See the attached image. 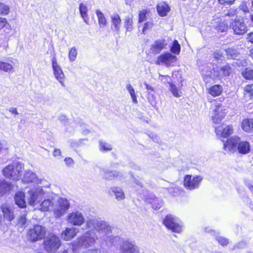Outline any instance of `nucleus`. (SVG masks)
I'll return each instance as SVG.
<instances>
[{
	"mask_svg": "<svg viewBox=\"0 0 253 253\" xmlns=\"http://www.w3.org/2000/svg\"><path fill=\"white\" fill-rule=\"evenodd\" d=\"M83 229L89 230L77 238L73 244V250L77 247L84 248L93 247L99 238L106 241L107 239L109 238L111 242V227L106 221L90 218L86 220V224Z\"/></svg>",
	"mask_w": 253,
	"mask_h": 253,
	"instance_id": "f257e3e1",
	"label": "nucleus"
},
{
	"mask_svg": "<svg viewBox=\"0 0 253 253\" xmlns=\"http://www.w3.org/2000/svg\"><path fill=\"white\" fill-rule=\"evenodd\" d=\"M224 148L225 151L231 152L238 151L239 154L245 155L250 152L251 145L249 142L241 141L239 137L235 136L227 140L224 144Z\"/></svg>",
	"mask_w": 253,
	"mask_h": 253,
	"instance_id": "f03ea898",
	"label": "nucleus"
},
{
	"mask_svg": "<svg viewBox=\"0 0 253 253\" xmlns=\"http://www.w3.org/2000/svg\"><path fill=\"white\" fill-rule=\"evenodd\" d=\"M47 191H45L41 187H35L28 190L26 193V197L28 203L30 205L36 207L43 199L44 196Z\"/></svg>",
	"mask_w": 253,
	"mask_h": 253,
	"instance_id": "7ed1b4c3",
	"label": "nucleus"
},
{
	"mask_svg": "<svg viewBox=\"0 0 253 253\" xmlns=\"http://www.w3.org/2000/svg\"><path fill=\"white\" fill-rule=\"evenodd\" d=\"M23 168V164L17 161L13 162L4 168L2 172L5 177L16 180L21 176Z\"/></svg>",
	"mask_w": 253,
	"mask_h": 253,
	"instance_id": "20e7f679",
	"label": "nucleus"
},
{
	"mask_svg": "<svg viewBox=\"0 0 253 253\" xmlns=\"http://www.w3.org/2000/svg\"><path fill=\"white\" fill-rule=\"evenodd\" d=\"M44 250L48 253H55L61 246L60 238L53 234L48 235L43 242Z\"/></svg>",
	"mask_w": 253,
	"mask_h": 253,
	"instance_id": "39448f33",
	"label": "nucleus"
},
{
	"mask_svg": "<svg viewBox=\"0 0 253 253\" xmlns=\"http://www.w3.org/2000/svg\"><path fill=\"white\" fill-rule=\"evenodd\" d=\"M56 195L47 192L45 196H44L43 199L39 203L36 208L43 211L53 210L54 205L56 201Z\"/></svg>",
	"mask_w": 253,
	"mask_h": 253,
	"instance_id": "423d86ee",
	"label": "nucleus"
},
{
	"mask_svg": "<svg viewBox=\"0 0 253 253\" xmlns=\"http://www.w3.org/2000/svg\"><path fill=\"white\" fill-rule=\"evenodd\" d=\"M211 109L212 110V119L214 123L218 124L224 118L227 111L226 108L216 100L212 102Z\"/></svg>",
	"mask_w": 253,
	"mask_h": 253,
	"instance_id": "0eeeda50",
	"label": "nucleus"
},
{
	"mask_svg": "<svg viewBox=\"0 0 253 253\" xmlns=\"http://www.w3.org/2000/svg\"><path fill=\"white\" fill-rule=\"evenodd\" d=\"M163 223L172 232L180 233L182 230V226L180 220L174 215H167L163 220Z\"/></svg>",
	"mask_w": 253,
	"mask_h": 253,
	"instance_id": "6e6552de",
	"label": "nucleus"
},
{
	"mask_svg": "<svg viewBox=\"0 0 253 253\" xmlns=\"http://www.w3.org/2000/svg\"><path fill=\"white\" fill-rule=\"evenodd\" d=\"M70 206V203L67 199L63 198H58L57 196L53 211L57 217H61L69 209Z\"/></svg>",
	"mask_w": 253,
	"mask_h": 253,
	"instance_id": "1a4fd4ad",
	"label": "nucleus"
},
{
	"mask_svg": "<svg viewBox=\"0 0 253 253\" xmlns=\"http://www.w3.org/2000/svg\"><path fill=\"white\" fill-rule=\"evenodd\" d=\"M67 221L73 226H81L85 222V219L83 213L79 211H75L67 215Z\"/></svg>",
	"mask_w": 253,
	"mask_h": 253,
	"instance_id": "9d476101",
	"label": "nucleus"
},
{
	"mask_svg": "<svg viewBox=\"0 0 253 253\" xmlns=\"http://www.w3.org/2000/svg\"><path fill=\"white\" fill-rule=\"evenodd\" d=\"M46 230L44 227L40 225H35L28 232V237L32 242L42 240L45 236Z\"/></svg>",
	"mask_w": 253,
	"mask_h": 253,
	"instance_id": "9b49d317",
	"label": "nucleus"
},
{
	"mask_svg": "<svg viewBox=\"0 0 253 253\" xmlns=\"http://www.w3.org/2000/svg\"><path fill=\"white\" fill-rule=\"evenodd\" d=\"M202 179V177L199 176H192L191 175H186L184 177V186L189 190L198 188Z\"/></svg>",
	"mask_w": 253,
	"mask_h": 253,
	"instance_id": "f8f14e48",
	"label": "nucleus"
},
{
	"mask_svg": "<svg viewBox=\"0 0 253 253\" xmlns=\"http://www.w3.org/2000/svg\"><path fill=\"white\" fill-rule=\"evenodd\" d=\"M52 66L55 78L62 86H64L65 84L64 81L65 80V75L60 66L57 63L56 58L55 56H54L52 59Z\"/></svg>",
	"mask_w": 253,
	"mask_h": 253,
	"instance_id": "ddd939ff",
	"label": "nucleus"
},
{
	"mask_svg": "<svg viewBox=\"0 0 253 253\" xmlns=\"http://www.w3.org/2000/svg\"><path fill=\"white\" fill-rule=\"evenodd\" d=\"M177 60V57L169 52L162 54L157 57L156 64H164L167 66H170Z\"/></svg>",
	"mask_w": 253,
	"mask_h": 253,
	"instance_id": "4468645a",
	"label": "nucleus"
},
{
	"mask_svg": "<svg viewBox=\"0 0 253 253\" xmlns=\"http://www.w3.org/2000/svg\"><path fill=\"white\" fill-rule=\"evenodd\" d=\"M230 28H231L234 34L237 35H243L246 32L247 27L243 21L235 19L230 24Z\"/></svg>",
	"mask_w": 253,
	"mask_h": 253,
	"instance_id": "2eb2a0df",
	"label": "nucleus"
},
{
	"mask_svg": "<svg viewBox=\"0 0 253 253\" xmlns=\"http://www.w3.org/2000/svg\"><path fill=\"white\" fill-rule=\"evenodd\" d=\"M232 71V67L227 65L220 67L219 70L217 71V74H212V73L210 71L207 72L205 75L206 76L210 77L211 78H214L215 77L221 78L229 76Z\"/></svg>",
	"mask_w": 253,
	"mask_h": 253,
	"instance_id": "dca6fc26",
	"label": "nucleus"
},
{
	"mask_svg": "<svg viewBox=\"0 0 253 253\" xmlns=\"http://www.w3.org/2000/svg\"><path fill=\"white\" fill-rule=\"evenodd\" d=\"M167 43L165 40L160 39L155 41L150 46V51L154 54H157L166 48Z\"/></svg>",
	"mask_w": 253,
	"mask_h": 253,
	"instance_id": "f3484780",
	"label": "nucleus"
},
{
	"mask_svg": "<svg viewBox=\"0 0 253 253\" xmlns=\"http://www.w3.org/2000/svg\"><path fill=\"white\" fill-rule=\"evenodd\" d=\"M112 30L116 32L117 34H120L121 25V19L117 13H114L110 16Z\"/></svg>",
	"mask_w": 253,
	"mask_h": 253,
	"instance_id": "a211bd4d",
	"label": "nucleus"
},
{
	"mask_svg": "<svg viewBox=\"0 0 253 253\" xmlns=\"http://www.w3.org/2000/svg\"><path fill=\"white\" fill-rule=\"evenodd\" d=\"M123 253H139L137 248L132 242L128 241H124L120 246Z\"/></svg>",
	"mask_w": 253,
	"mask_h": 253,
	"instance_id": "6ab92c4d",
	"label": "nucleus"
},
{
	"mask_svg": "<svg viewBox=\"0 0 253 253\" xmlns=\"http://www.w3.org/2000/svg\"><path fill=\"white\" fill-rule=\"evenodd\" d=\"M78 232L75 227L66 228L62 232L61 238L65 241H70L76 236Z\"/></svg>",
	"mask_w": 253,
	"mask_h": 253,
	"instance_id": "aec40b11",
	"label": "nucleus"
},
{
	"mask_svg": "<svg viewBox=\"0 0 253 253\" xmlns=\"http://www.w3.org/2000/svg\"><path fill=\"white\" fill-rule=\"evenodd\" d=\"M215 132L218 135L223 137H227L233 133V128L231 126H223L215 127Z\"/></svg>",
	"mask_w": 253,
	"mask_h": 253,
	"instance_id": "412c9836",
	"label": "nucleus"
},
{
	"mask_svg": "<svg viewBox=\"0 0 253 253\" xmlns=\"http://www.w3.org/2000/svg\"><path fill=\"white\" fill-rule=\"evenodd\" d=\"M3 213V218L8 221H11L15 217L12 209L6 205H3L0 207Z\"/></svg>",
	"mask_w": 253,
	"mask_h": 253,
	"instance_id": "4be33fe9",
	"label": "nucleus"
},
{
	"mask_svg": "<svg viewBox=\"0 0 253 253\" xmlns=\"http://www.w3.org/2000/svg\"><path fill=\"white\" fill-rule=\"evenodd\" d=\"M25 197V194L21 191L16 193L15 195L14 200L15 204L21 208L26 207Z\"/></svg>",
	"mask_w": 253,
	"mask_h": 253,
	"instance_id": "5701e85b",
	"label": "nucleus"
},
{
	"mask_svg": "<svg viewBox=\"0 0 253 253\" xmlns=\"http://www.w3.org/2000/svg\"><path fill=\"white\" fill-rule=\"evenodd\" d=\"M23 181L25 183H38L39 179L36 174L31 171H27L24 174Z\"/></svg>",
	"mask_w": 253,
	"mask_h": 253,
	"instance_id": "b1692460",
	"label": "nucleus"
},
{
	"mask_svg": "<svg viewBox=\"0 0 253 253\" xmlns=\"http://www.w3.org/2000/svg\"><path fill=\"white\" fill-rule=\"evenodd\" d=\"M111 192L114 194L118 201H121L125 199V195L123 190L119 187H113L110 189Z\"/></svg>",
	"mask_w": 253,
	"mask_h": 253,
	"instance_id": "393cba45",
	"label": "nucleus"
},
{
	"mask_svg": "<svg viewBox=\"0 0 253 253\" xmlns=\"http://www.w3.org/2000/svg\"><path fill=\"white\" fill-rule=\"evenodd\" d=\"M157 9L161 16H165L170 10V7L165 2H161L158 4Z\"/></svg>",
	"mask_w": 253,
	"mask_h": 253,
	"instance_id": "a878e982",
	"label": "nucleus"
},
{
	"mask_svg": "<svg viewBox=\"0 0 253 253\" xmlns=\"http://www.w3.org/2000/svg\"><path fill=\"white\" fill-rule=\"evenodd\" d=\"M241 127L246 132L253 131V119H245L243 121Z\"/></svg>",
	"mask_w": 253,
	"mask_h": 253,
	"instance_id": "bb28decb",
	"label": "nucleus"
},
{
	"mask_svg": "<svg viewBox=\"0 0 253 253\" xmlns=\"http://www.w3.org/2000/svg\"><path fill=\"white\" fill-rule=\"evenodd\" d=\"M121 176L120 173L116 170H106L104 171V178L107 180H113L115 178H119L121 179Z\"/></svg>",
	"mask_w": 253,
	"mask_h": 253,
	"instance_id": "cd10ccee",
	"label": "nucleus"
},
{
	"mask_svg": "<svg viewBox=\"0 0 253 253\" xmlns=\"http://www.w3.org/2000/svg\"><path fill=\"white\" fill-rule=\"evenodd\" d=\"M13 189V185L5 181L0 182V196Z\"/></svg>",
	"mask_w": 253,
	"mask_h": 253,
	"instance_id": "c85d7f7f",
	"label": "nucleus"
},
{
	"mask_svg": "<svg viewBox=\"0 0 253 253\" xmlns=\"http://www.w3.org/2000/svg\"><path fill=\"white\" fill-rule=\"evenodd\" d=\"M79 10L80 14L83 18L84 22L88 24L89 18L87 14V6L83 3H80L79 5Z\"/></svg>",
	"mask_w": 253,
	"mask_h": 253,
	"instance_id": "c756f323",
	"label": "nucleus"
},
{
	"mask_svg": "<svg viewBox=\"0 0 253 253\" xmlns=\"http://www.w3.org/2000/svg\"><path fill=\"white\" fill-rule=\"evenodd\" d=\"M96 14L97 17L98 24L100 27L104 28L107 25V19L104 14L99 10H96Z\"/></svg>",
	"mask_w": 253,
	"mask_h": 253,
	"instance_id": "7c9ffc66",
	"label": "nucleus"
},
{
	"mask_svg": "<svg viewBox=\"0 0 253 253\" xmlns=\"http://www.w3.org/2000/svg\"><path fill=\"white\" fill-rule=\"evenodd\" d=\"M222 91V87L218 84L214 85L209 89V93L213 96L219 95Z\"/></svg>",
	"mask_w": 253,
	"mask_h": 253,
	"instance_id": "2f4dec72",
	"label": "nucleus"
},
{
	"mask_svg": "<svg viewBox=\"0 0 253 253\" xmlns=\"http://www.w3.org/2000/svg\"><path fill=\"white\" fill-rule=\"evenodd\" d=\"M226 52L228 58L238 59L240 57V53L235 48H228L226 50Z\"/></svg>",
	"mask_w": 253,
	"mask_h": 253,
	"instance_id": "473e14b6",
	"label": "nucleus"
},
{
	"mask_svg": "<svg viewBox=\"0 0 253 253\" xmlns=\"http://www.w3.org/2000/svg\"><path fill=\"white\" fill-rule=\"evenodd\" d=\"M14 63L0 61V70L5 72L13 71Z\"/></svg>",
	"mask_w": 253,
	"mask_h": 253,
	"instance_id": "72a5a7b5",
	"label": "nucleus"
},
{
	"mask_svg": "<svg viewBox=\"0 0 253 253\" xmlns=\"http://www.w3.org/2000/svg\"><path fill=\"white\" fill-rule=\"evenodd\" d=\"M150 203L151 204L152 208L155 210L160 209L163 205L162 200L157 198H155Z\"/></svg>",
	"mask_w": 253,
	"mask_h": 253,
	"instance_id": "f704fd0d",
	"label": "nucleus"
},
{
	"mask_svg": "<svg viewBox=\"0 0 253 253\" xmlns=\"http://www.w3.org/2000/svg\"><path fill=\"white\" fill-rule=\"evenodd\" d=\"M133 21L132 19L129 17L127 16L125 18V26L126 28V31L130 32L132 31Z\"/></svg>",
	"mask_w": 253,
	"mask_h": 253,
	"instance_id": "c9c22d12",
	"label": "nucleus"
},
{
	"mask_svg": "<svg viewBox=\"0 0 253 253\" xmlns=\"http://www.w3.org/2000/svg\"><path fill=\"white\" fill-rule=\"evenodd\" d=\"M180 45L178 43L177 40H174L173 44L170 48V51L172 53L176 54H178L180 51Z\"/></svg>",
	"mask_w": 253,
	"mask_h": 253,
	"instance_id": "e433bc0d",
	"label": "nucleus"
},
{
	"mask_svg": "<svg viewBox=\"0 0 253 253\" xmlns=\"http://www.w3.org/2000/svg\"><path fill=\"white\" fill-rule=\"evenodd\" d=\"M28 225V221L27 220L25 215H23L21 216L18 220V225L20 226L22 228H26Z\"/></svg>",
	"mask_w": 253,
	"mask_h": 253,
	"instance_id": "4c0bfd02",
	"label": "nucleus"
},
{
	"mask_svg": "<svg viewBox=\"0 0 253 253\" xmlns=\"http://www.w3.org/2000/svg\"><path fill=\"white\" fill-rule=\"evenodd\" d=\"M77 49L76 47H73L71 48L69 52L68 57L71 62L74 61L77 57Z\"/></svg>",
	"mask_w": 253,
	"mask_h": 253,
	"instance_id": "58836bf2",
	"label": "nucleus"
},
{
	"mask_svg": "<svg viewBox=\"0 0 253 253\" xmlns=\"http://www.w3.org/2000/svg\"><path fill=\"white\" fill-rule=\"evenodd\" d=\"M126 88L131 96V97L132 99V101L134 103H136L137 102L136 96L135 95V91L133 87L131 86V84H128L126 85Z\"/></svg>",
	"mask_w": 253,
	"mask_h": 253,
	"instance_id": "ea45409f",
	"label": "nucleus"
},
{
	"mask_svg": "<svg viewBox=\"0 0 253 253\" xmlns=\"http://www.w3.org/2000/svg\"><path fill=\"white\" fill-rule=\"evenodd\" d=\"M237 11L236 9L231 8L228 11V12L225 14V17H229L231 18V20L232 21L234 20L235 19H237Z\"/></svg>",
	"mask_w": 253,
	"mask_h": 253,
	"instance_id": "a19ab883",
	"label": "nucleus"
},
{
	"mask_svg": "<svg viewBox=\"0 0 253 253\" xmlns=\"http://www.w3.org/2000/svg\"><path fill=\"white\" fill-rule=\"evenodd\" d=\"M242 75L246 79L253 80V70L247 68L242 72Z\"/></svg>",
	"mask_w": 253,
	"mask_h": 253,
	"instance_id": "79ce46f5",
	"label": "nucleus"
},
{
	"mask_svg": "<svg viewBox=\"0 0 253 253\" xmlns=\"http://www.w3.org/2000/svg\"><path fill=\"white\" fill-rule=\"evenodd\" d=\"M169 85V89L172 92L173 96L176 97H178L180 96L179 91L176 86L172 83H168Z\"/></svg>",
	"mask_w": 253,
	"mask_h": 253,
	"instance_id": "37998d69",
	"label": "nucleus"
},
{
	"mask_svg": "<svg viewBox=\"0 0 253 253\" xmlns=\"http://www.w3.org/2000/svg\"><path fill=\"white\" fill-rule=\"evenodd\" d=\"M100 150L101 151H110L112 149L111 145L102 141L99 142Z\"/></svg>",
	"mask_w": 253,
	"mask_h": 253,
	"instance_id": "c03bdc74",
	"label": "nucleus"
},
{
	"mask_svg": "<svg viewBox=\"0 0 253 253\" xmlns=\"http://www.w3.org/2000/svg\"><path fill=\"white\" fill-rule=\"evenodd\" d=\"M9 6L0 2V15H6L9 13Z\"/></svg>",
	"mask_w": 253,
	"mask_h": 253,
	"instance_id": "a18cd8bd",
	"label": "nucleus"
},
{
	"mask_svg": "<svg viewBox=\"0 0 253 253\" xmlns=\"http://www.w3.org/2000/svg\"><path fill=\"white\" fill-rule=\"evenodd\" d=\"M148 11L144 9L141 11L139 14V22L141 23L146 20V15Z\"/></svg>",
	"mask_w": 253,
	"mask_h": 253,
	"instance_id": "49530a36",
	"label": "nucleus"
},
{
	"mask_svg": "<svg viewBox=\"0 0 253 253\" xmlns=\"http://www.w3.org/2000/svg\"><path fill=\"white\" fill-rule=\"evenodd\" d=\"M216 240L223 246H226L228 244V240L221 236L216 237Z\"/></svg>",
	"mask_w": 253,
	"mask_h": 253,
	"instance_id": "de8ad7c7",
	"label": "nucleus"
},
{
	"mask_svg": "<svg viewBox=\"0 0 253 253\" xmlns=\"http://www.w3.org/2000/svg\"><path fill=\"white\" fill-rule=\"evenodd\" d=\"M245 91L249 96L253 97V84L247 85L245 87Z\"/></svg>",
	"mask_w": 253,
	"mask_h": 253,
	"instance_id": "09e8293b",
	"label": "nucleus"
},
{
	"mask_svg": "<svg viewBox=\"0 0 253 253\" xmlns=\"http://www.w3.org/2000/svg\"><path fill=\"white\" fill-rule=\"evenodd\" d=\"M153 26V23L151 21H148L145 23L144 25L142 32L143 34H145V31L147 30L151 29Z\"/></svg>",
	"mask_w": 253,
	"mask_h": 253,
	"instance_id": "8fccbe9b",
	"label": "nucleus"
},
{
	"mask_svg": "<svg viewBox=\"0 0 253 253\" xmlns=\"http://www.w3.org/2000/svg\"><path fill=\"white\" fill-rule=\"evenodd\" d=\"M239 8L245 13L249 12V10L247 6V3L246 2H242V3L239 6Z\"/></svg>",
	"mask_w": 253,
	"mask_h": 253,
	"instance_id": "3c124183",
	"label": "nucleus"
},
{
	"mask_svg": "<svg viewBox=\"0 0 253 253\" xmlns=\"http://www.w3.org/2000/svg\"><path fill=\"white\" fill-rule=\"evenodd\" d=\"M213 57L216 60H219L222 59V53L219 51H217L214 52Z\"/></svg>",
	"mask_w": 253,
	"mask_h": 253,
	"instance_id": "603ef678",
	"label": "nucleus"
},
{
	"mask_svg": "<svg viewBox=\"0 0 253 253\" xmlns=\"http://www.w3.org/2000/svg\"><path fill=\"white\" fill-rule=\"evenodd\" d=\"M235 0H218V2L221 4H232Z\"/></svg>",
	"mask_w": 253,
	"mask_h": 253,
	"instance_id": "864d4df0",
	"label": "nucleus"
},
{
	"mask_svg": "<svg viewBox=\"0 0 253 253\" xmlns=\"http://www.w3.org/2000/svg\"><path fill=\"white\" fill-rule=\"evenodd\" d=\"M7 24L6 18L0 17V30L3 28Z\"/></svg>",
	"mask_w": 253,
	"mask_h": 253,
	"instance_id": "5fc2aeb1",
	"label": "nucleus"
},
{
	"mask_svg": "<svg viewBox=\"0 0 253 253\" xmlns=\"http://www.w3.org/2000/svg\"><path fill=\"white\" fill-rule=\"evenodd\" d=\"M228 29V26L226 25L220 24L218 27V31H220L221 32H224L226 31Z\"/></svg>",
	"mask_w": 253,
	"mask_h": 253,
	"instance_id": "6e6d98bb",
	"label": "nucleus"
},
{
	"mask_svg": "<svg viewBox=\"0 0 253 253\" xmlns=\"http://www.w3.org/2000/svg\"><path fill=\"white\" fill-rule=\"evenodd\" d=\"M59 120L63 124H66L68 122V118L65 115H61L59 117Z\"/></svg>",
	"mask_w": 253,
	"mask_h": 253,
	"instance_id": "4d7b16f0",
	"label": "nucleus"
},
{
	"mask_svg": "<svg viewBox=\"0 0 253 253\" xmlns=\"http://www.w3.org/2000/svg\"><path fill=\"white\" fill-rule=\"evenodd\" d=\"M64 161L66 164V165L68 166H70L71 165L73 164L74 161L73 159L71 158L68 157L66 158L64 160Z\"/></svg>",
	"mask_w": 253,
	"mask_h": 253,
	"instance_id": "13d9d810",
	"label": "nucleus"
},
{
	"mask_svg": "<svg viewBox=\"0 0 253 253\" xmlns=\"http://www.w3.org/2000/svg\"><path fill=\"white\" fill-rule=\"evenodd\" d=\"M133 182L140 188L143 187V184L139 179L133 178Z\"/></svg>",
	"mask_w": 253,
	"mask_h": 253,
	"instance_id": "bf43d9fd",
	"label": "nucleus"
},
{
	"mask_svg": "<svg viewBox=\"0 0 253 253\" xmlns=\"http://www.w3.org/2000/svg\"><path fill=\"white\" fill-rule=\"evenodd\" d=\"M205 232L209 233H211L212 235H215V234H216V231H214V230H213L212 229H210L208 227L205 228Z\"/></svg>",
	"mask_w": 253,
	"mask_h": 253,
	"instance_id": "052dcab7",
	"label": "nucleus"
},
{
	"mask_svg": "<svg viewBox=\"0 0 253 253\" xmlns=\"http://www.w3.org/2000/svg\"><path fill=\"white\" fill-rule=\"evenodd\" d=\"M61 152L60 149H55L54 150L53 155V156L54 157H56V156H60L61 155Z\"/></svg>",
	"mask_w": 253,
	"mask_h": 253,
	"instance_id": "680f3d73",
	"label": "nucleus"
},
{
	"mask_svg": "<svg viewBox=\"0 0 253 253\" xmlns=\"http://www.w3.org/2000/svg\"><path fill=\"white\" fill-rule=\"evenodd\" d=\"M82 253H97V249H89L87 250Z\"/></svg>",
	"mask_w": 253,
	"mask_h": 253,
	"instance_id": "e2e57ef3",
	"label": "nucleus"
},
{
	"mask_svg": "<svg viewBox=\"0 0 253 253\" xmlns=\"http://www.w3.org/2000/svg\"><path fill=\"white\" fill-rule=\"evenodd\" d=\"M247 39L251 43H253V33H251L248 35Z\"/></svg>",
	"mask_w": 253,
	"mask_h": 253,
	"instance_id": "0e129e2a",
	"label": "nucleus"
},
{
	"mask_svg": "<svg viewBox=\"0 0 253 253\" xmlns=\"http://www.w3.org/2000/svg\"><path fill=\"white\" fill-rule=\"evenodd\" d=\"M9 111L13 114H15V115H18V113L17 111V109L16 108L14 107H11L9 109Z\"/></svg>",
	"mask_w": 253,
	"mask_h": 253,
	"instance_id": "69168bd1",
	"label": "nucleus"
},
{
	"mask_svg": "<svg viewBox=\"0 0 253 253\" xmlns=\"http://www.w3.org/2000/svg\"><path fill=\"white\" fill-rule=\"evenodd\" d=\"M250 56L253 59V48L250 50Z\"/></svg>",
	"mask_w": 253,
	"mask_h": 253,
	"instance_id": "338daca9",
	"label": "nucleus"
},
{
	"mask_svg": "<svg viewBox=\"0 0 253 253\" xmlns=\"http://www.w3.org/2000/svg\"><path fill=\"white\" fill-rule=\"evenodd\" d=\"M248 186L251 191H253V184H248Z\"/></svg>",
	"mask_w": 253,
	"mask_h": 253,
	"instance_id": "774afa93",
	"label": "nucleus"
}]
</instances>
